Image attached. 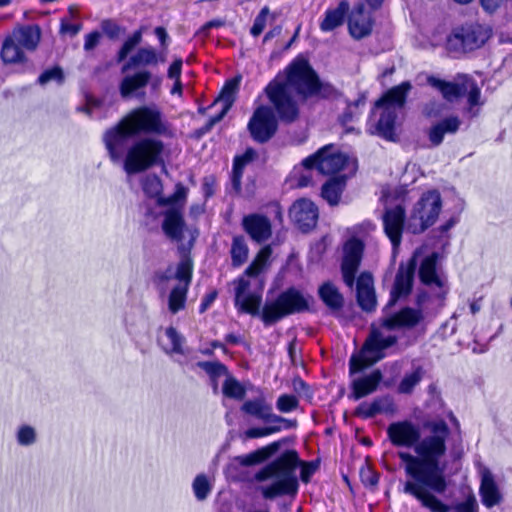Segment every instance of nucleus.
I'll return each instance as SVG.
<instances>
[{
  "label": "nucleus",
  "mask_w": 512,
  "mask_h": 512,
  "mask_svg": "<svg viewBox=\"0 0 512 512\" xmlns=\"http://www.w3.org/2000/svg\"><path fill=\"white\" fill-rule=\"evenodd\" d=\"M424 428L429 434L421 438L420 428L413 422L397 421L389 424L387 435L393 446L414 448L416 453L398 452L410 477L404 484V493L416 498L432 512H448L449 506L435 494H443L447 489L445 467L440 459L446 454L450 429L443 419L426 421Z\"/></svg>",
  "instance_id": "nucleus-1"
},
{
  "label": "nucleus",
  "mask_w": 512,
  "mask_h": 512,
  "mask_svg": "<svg viewBox=\"0 0 512 512\" xmlns=\"http://www.w3.org/2000/svg\"><path fill=\"white\" fill-rule=\"evenodd\" d=\"M285 71V80L276 77L264 89L269 102L278 113L279 120L284 123H292L299 116L297 103L290 94L289 87L305 98H332L337 95V89L332 84L321 81L309 61L303 57L294 59Z\"/></svg>",
  "instance_id": "nucleus-2"
},
{
  "label": "nucleus",
  "mask_w": 512,
  "mask_h": 512,
  "mask_svg": "<svg viewBox=\"0 0 512 512\" xmlns=\"http://www.w3.org/2000/svg\"><path fill=\"white\" fill-rule=\"evenodd\" d=\"M301 466V480L307 483L315 472L313 463L301 462L296 450H286L280 456L261 467L254 474V481L259 483L258 491L265 500L289 496L294 498L299 490L296 474Z\"/></svg>",
  "instance_id": "nucleus-3"
},
{
  "label": "nucleus",
  "mask_w": 512,
  "mask_h": 512,
  "mask_svg": "<svg viewBox=\"0 0 512 512\" xmlns=\"http://www.w3.org/2000/svg\"><path fill=\"white\" fill-rule=\"evenodd\" d=\"M417 267L415 257H412L406 264L401 263L396 273L390 298L382 309V316L379 319L380 326L388 331L411 330L418 326L423 320L422 310L405 306L398 311H392V307L404 297H407L412 290L414 274Z\"/></svg>",
  "instance_id": "nucleus-4"
},
{
  "label": "nucleus",
  "mask_w": 512,
  "mask_h": 512,
  "mask_svg": "<svg viewBox=\"0 0 512 512\" xmlns=\"http://www.w3.org/2000/svg\"><path fill=\"white\" fill-rule=\"evenodd\" d=\"M313 303L312 295L292 286L280 292L275 299L265 302L261 320L265 326H271L287 316L310 312Z\"/></svg>",
  "instance_id": "nucleus-5"
},
{
  "label": "nucleus",
  "mask_w": 512,
  "mask_h": 512,
  "mask_svg": "<svg viewBox=\"0 0 512 512\" xmlns=\"http://www.w3.org/2000/svg\"><path fill=\"white\" fill-rule=\"evenodd\" d=\"M412 89L409 81L392 87L375 102L374 108L381 109L374 134L388 141H395V124L399 112L404 108L408 93Z\"/></svg>",
  "instance_id": "nucleus-6"
},
{
  "label": "nucleus",
  "mask_w": 512,
  "mask_h": 512,
  "mask_svg": "<svg viewBox=\"0 0 512 512\" xmlns=\"http://www.w3.org/2000/svg\"><path fill=\"white\" fill-rule=\"evenodd\" d=\"M167 149L164 142L154 137H143L136 140L127 150L124 159V170L127 174H137L154 166L165 169Z\"/></svg>",
  "instance_id": "nucleus-7"
},
{
  "label": "nucleus",
  "mask_w": 512,
  "mask_h": 512,
  "mask_svg": "<svg viewBox=\"0 0 512 512\" xmlns=\"http://www.w3.org/2000/svg\"><path fill=\"white\" fill-rule=\"evenodd\" d=\"M427 83L437 89L448 102H454L466 95L468 102L467 113L470 118L478 116L479 109L475 107L481 106L483 103L480 100L481 90L473 78L467 75H459L454 82H451L430 75L427 77Z\"/></svg>",
  "instance_id": "nucleus-8"
},
{
  "label": "nucleus",
  "mask_w": 512,
  "mask_h": 512,
  "mask_svg": "<svg viewBox=\"0 0 512 512\" xmlns=\"http://www.w3.org/2000/svg\"><path fill=\"white\" fill-rule=\"evenodd\" d=\"M397 341V336H384L378 328L372 327L361 349L362 354L370 357L369 362L362 357L352 355L349 360V376L353 378L369 365L382 360L386 356L385 350L394 346Z\"/></svg>",
  "instance_id": "nucleus-9"
},
{
  "label": "nucleus",
  "mask_w": 512,
  "mask_h": 512,
  "mask_svg": "<svg viewBox=\"0 0 512 512\" xmlns=\"http://www.w3.org/2000/svg\"><path fill=\"white\" fill-rule=\"evenodd\" d=\"M132 132L158 136L171 135L170 125L164 119L162 112L156 106H141L132 110L126 117Z\"/></svg>",
  "instance_id": "nucleus-10"
},
{
  "label": "nucleus",
  "mask_w": 512,
  "mask_h": 512,
  "mask_svg": "<svg viewBox=\"0 0 512 512\" xmlns=\"http://www.w3.org/2000/svg\"><path fill=\"white\" fill-rule=\"evenodd\" d=\"M32 51V25L15 27L5 36L0 50V58L4 64L24 63L26 52Z\"/></svg>",
  "instance_id": "nucleus-11"
},
{
  "label": "nucleus",
  "mask_w": 512,
  "mask_h": 512,
  "mask_svg": "<svg viewBox=\"0 0 512 512\" xmlns=\"http://www.w3.org/2000/svg\"><path fill=\"white\" fill-rule=\"evenodd\" d=\"M441 208V195L437 190L424 193L413 208L408 230L413 234L424 232L435 223Z\"/></svg>",
  "instance_id": "nucleus-12"
},
{
  "label": "nucleus",
  "mask_w": 512,
  "mask_h": 512,
  "mask_svg": "<svg viewBox=\"0 0 512 512\" xmlns=\"http://www.w3.org/2000/svg\"><path fill=\"white\" fill-rule=\"evenodd\" d=\"M278 113L272 104L258 106L247 125V129L251 138L259 143L265 144L269 142L278 130Z\"/></svg>",
  "instance_id": "nucleus-13"
},
{
  "label": "nucleus",
  "mask_w": 512,
  "mask_h": 512,
  "mask_svg": "<svg viewBox=\"0 0 512 512\" xmlns=\"http://www.w3.org/2000/svg\"><path fill=\"white\" fill-rule=\"evenodd\" d=\"M490 37V31L479 24L462 26L448 37L447 48L454 52H470L480 48Z\"/></svg>",
  "instance_id": "nucleus-14"
},
{
  "label": "nucleus",
  "mask_w": 512,
  "mask_h": 512,
  "mask_svg": "<svg viewBox=\"0 0 512 512\" xmlns=\"http://www.w3.org/2000/svg\"><path fill=\"white\" fill-rule=\"evenodd\" d=\"M349 158L346 154L336 151L333 145H326L316 153L306 157L302 161L304 168L317 169L321 174H335L342 170Z\"/></svg>",
  "instance_id": "nucleus-15"
},
{
  "label": "nucleus",
  "mask_w": 512,
  "mask_h": 512,
  "mask_svg": "<svg viewBox=\"0 0 512 512\" xmlns=\"http://www.w3.org/2000/svg\"><path fill=\"white\" fill-rule=\"evenodd\" d=\"M437 262L438 253L433 252L422 260L418 273L420 281L432 289L436 298L444 301L449 288L446 278L437 272Z\"/></svg>",
  "instance_id": "nucleus-16"
},
{
  "label": "nucleus",
  "mask_w": 512,
  "mask_h": 512,
  "mask_svg": "<svg viewBox=\"0 0 512 512\" xmlns=\"http://www.w3.org/2000/svg\"><path fill=\"white\" fill-rule=\"evenodd\" d=\"M241 411L262 422H284V430L295 429L297 427V421L295 419H287L273 413L271 404L262 396L245 401L241 406Z\"/></svg>",
  "instance_id": "nucleus-17"
},
{
  "label": "nucleus",
  "mask_w": 512,
  "mask_h": 512,
  "mask_svg": "<svg viewBox=\"0 0 512 512\" xmlns=\"http://www.w3.org/2000/svg\"><path fill=\"white\" fill-rule=\"evenodd\" d=\"M363 249V243L358 239H351L344 246L341 273L345 285L350 289L353 288L355 283V276L362 260Z\"/></svg>",
  "instance_id": "nucleus-18"
},
{
  "label": "nucleus",
  "mask_w": 512,
  "mask_h": 512,
  "mask_svg": "<svg viewBox=\"0 0 512 512\" xmlns=\"http://www.w3.org/2000/svg\"><path fill=\"white\" fill-rule=\"evenodd\" d=\"M133 136H136V134L132 132V128L126 123L125 118L105 132L103 140L109 156L113 161L120 159L122 151L126 148L129 139Z\"/></svg>",
  "instance_id": "nucleus-19"
},
{
  "label": "nucleus",
  "mask_w": 512,
  "mask_h": 512,
  "mask_svg": "<svg viewBox=\"0 0 512 512\" xmlns=\"http://www.w3.org/2000/svg\"><path fill=\"white\" fill-rule=\"evenodd\" d=\"M405 219V209L401 205L386 208L382 215L384 232L392 244L394 254L402 241Z\"/></svg>",
  "instance_id": "nucleus-20"
},
{
  "label": "nucleus",
  "mask_w": 512,
  "mask_h": 512,
  "mask_svg": "<svg viewBox=\"0 0 512 512\" xmlns=\"http://www.w3.org/2000/svg\"><path fill=\"white\" fill-rule=\"evenodd\" d=\"M235 306L239 312L247 313L252 316H260L262 297L258 293L249 292L250 282L244 277L235 281Z\"/></svg>",
  "instance_id": "nucleus-21"
},
{
  "label": "nucleus",
  "mask_w": 512,
  "mask_h": 512,
  "mask_svg": "<svg viewBox=\"0 0 512 512\" xmlns=\"http://www.w3.org/2000/svg\"><path fill=\"white\" fill-rule=\"evenodd\" d=\"M374 20L365 5L360 3L353 7L348 15L349 34L355 40H361L372 32Z\"/></svg>",
  "instance_id": "nucleus-22"
},
{
  "label": "nucleus",
  "mask_w": 512,
  "mask_h": 512,
  "mask_svg": "<svg viewBox=\"0 0 512 512\" xmlns=\"http://www.w3.org/2000/svg\"><path fill=\"white\" fill-rule=\"evenodd\" d=\"M289 214L298 228L307 232L314 228L318 220V208L308 199L297 200L290 208Z\"/></svg>",
  "instance_id": "nucleus-23"
},
{
  "label": "nucleus",
  "mask_w": 512,
  "mask_h": 512,
  "mask_svg": "<svg viewBox=\"0 0 512 512\" xmlns=\"http://www.w3.org/2000/svg\"><path fill=\"white\" fill-rule=\"evenodd\" d=\"M242 227L249 237L259 244L266 242L272 235L270 219L260 213L245 215L242 219Z\"/></svg>",
  "instance_id": "nucleus-24"
},
{
  "label": "nucleus",
  "mask_w": 512,
  "mask_h": 512,
  "mask_svg": "<svg viewBox=\"0 0 512 512\" xmlns=\"http://www.w3.org/2000/svg\"><path fill=\"white\" fill-rule=\"evenodd\" d=\"M382 380L383 374L380 369H374L369 374L353 377L350 382L351 393L348 398L357 401L376 392Z\"/></svg>",
  "instance_id": "nucleus-25"
},
{
  "label": "nucleus",
  "mask_w": 512,
  "mask_h": 512,
  "mask_svg": "<svg viewBox=\"0 0 512 512\" xmlns=\"http://www.w3.org/2000/svg\"><path fill=\"white\" fill-rule=\"evenodd\" d=\"M480 475L479 495L482 504L488 509L500 505L504 498L494 475L488 468H484Z\"/></svg>",
  "instance_id": "nucleus-26"
},
{
  "label": "nucleus",
  "mask_w": 512,
  "mask_h": 512,
  "mask_svg": "<svg viewBox=\"0 0 512 512\" xmlns=\"http://www.w3.org/2000/svg\"><path fill=\"white\" fill-rule=\"evenodd\" d=\"M151 80V72L146 69H141L133 74L124 76L119 84L120 95L123 98L144 97L143 89L149 84Z\"/></svg>",
  "instance_id": "nucleus-27"
},
{
  "label": "nucleus",
  "mask_w": 512,
  "mask_h": 512,
  "mask_svg": "<svg viewBox=\"0 0 512 512\" xmlns=\"http://www.w3.org/2000/svg\"><path fill=\"white\" fill-rule=\"evenodd\" d=\"M356 299L360 308L365 312H372L376 308L377 300L374 290V281L370 272H362L356 281Z\"/></svg>",
  "instance_id": "nucleus-28"
},
{
  "label": "nucleus",
  "mask_w": 512,
  "mask_h": 512,
  "mask_svg": "<svg viewBox=\"0 0 512 512\" xmlns=\"http://www.w3.org/2000/svg\"><path fill=\"white\" fill-rule=\"evenodd\" d=\"M185 220L182 212L177 208H169L163 212L162 231L171 241L180 242L183 240Z\"/></svg>",
  "instance_id": "nucleus-29"
},
{
  "label": "nucleus",
  "mask_w": 512,
  "mask_h": 512,
  "mask_svg": "<svg viewBox=\"0 0 512 512\" xmlns=\"http://www.w3.org/2000/svg\"><path fill=\"white\" fill-rule=\"evenodd\" d=\"M396 411L395 403L391 396L376 397L371 403L362 402L355 409V415L363 419H370L378 414H393Z\"/></svg>",
  "instance_id": "nucleus-30"
},
{
  "label": "nucleus",
  "mask_w": 512,
  "mask_h": 512,
  "mask_svg": "<svg viewBox=\"0 0 512 512\" xmlns=\"http://www.w3.org/2000/svg\"><path fill=\"white\" fill-rule=\"evenodd\" d=\"M461 126L459 117L451 115L436 124L432 125L428 131V139L431 146L437 147L442 144L446 134H456Z\"/></svg>",
  "instance_id": "nucleus-31"
},
{
  "label": "nucleus",
  "mask_w": 512,
  "mask_h": 512,
  "mask_svg": "<svg viewBox=\"0 0 512 512\" xmlns=\"http://www.w3.org/2000/svg\"><path fill=\"white\" fill-rule=\"evenodd\" d=\"M164 61L165 58L162 55H158L154 48L142 47L123 65L122 72L139 67L156 66L159 62Z\"/></svg>",
  "instance_id": "nucleus-32"
},
{
  "label": "nucleus",
  "mask_w": 512,
  "mask_h": 512,
  "mask_svg": "<svg viewBox=\"0 0 512 512\" xmlns=\"http://www.w3.org/2000/svg\"><path fill=\"white\" fill-rule=\"evenodd\" d=\"M282 442L283 441H275L251 453L236 456L234 461L243 467L261 464L278 452Z\"/></svg>",
  "instance_id": "nucleus-33"
},
{
  "label": "nucleus",
  "mask_w": 512,
  "mask_h": 512,
  "mask_svg": "<svg viewBox=\"0 0 512 512\" xmlns=\"http://www.w3.org/2000/svg\"><path fill=\"white\" fill-rule=\"evenodd\" d=\"M318 296L332 314L339 313L344 307V297L331 282H324L318 288Z\"/></svg>",
  "instance_id": "nucleus-34"
},
{
  "label": "nucleus",
  "mask_w": 512,
  "mask_h": 512,
  "mask_svg": "<svg viewBox=\"0 0 512 512\" xmlns=\"http://www.w3.org/2000/svg\"><path fill=\"white\" fill-rule=\"evenodd\" d=\"M348 12L349 3L346 0H342L336 8L326 10L324 18L319 25L321 31L331 32L343 25Z\"/></svg>",
  "instance_id": "nucleus-35"
},
{
  "label": "nucleus",
  "mask_w": 512,
  "mask_h": 512,
  "mask_svg": "<svg viewBox=\"0 0 512 512\" xmlns=\"http://www.w3.org/2000/svg\"><path fill=\"white\" fill-rule=\"evenodd\" d=\"M240 81V76H236L234 78L227 80L223 88L221 89L219 96L215 99V101L210 107L215 105L217 102H222L223 107L220 112L227 114V112L230 110L235 101L236 94L239 90Z\"/></svg>",
  "instance_id": "nucleus-36"
},
{
  "label": "nucleus",
  "mask_w": 512,
  "mask_h": 512,
  "mask_svg": "<svg viewBox=\"0 0 512 512\" xmlns=\"http://www.w3.org/2000/svg\"><path fill=\"white\" fill-rule=\"evenodd\" d=\"M165 336L168 339V344H162V350L167 355L179 354L185 355L186 351L184 345L186 342L185 337L177 331L173 326H169L165 329Z\"/></svg>",
  "instance_id": "nucleus-37"
},
{
  "label": "nucleus",
  "mask_w": 512,
  "mask_h": 512,
  "mask_svg": "<svg viewBox=\"0 0 512 512\" xmlns=\"http://www.w3.org/2000/svg\"><path fill=\"white\" fill-rule=\"evenodd\" d=\"M180 261L177 265L175 278L180 282L182 286L189 287L192 280V272H193V261L189 255V251H187L184 247H180Z\"/></svg>",
  "instance_id": "nucleus-38"
},
{
  "label": "nucleus",
  "mask_w": 512,
  "mask_h": 512,
  "mask_svg": "<svg viewBox=\"0 0 512 512\" xmlns=\"http://www.w3.org/2000/svg\"><path fill=\"white\" fill-rule=\"evenodd\" d=\"M272 255L271 246L267 245L260 249L252 263L246 268L245 275L250 277L258 276L269 265Z\"/></svg>",
  "instance_id": "nucleus-39"
},
{
  "label": "nucleus",
  "mask_w": 512,
  "mask_h": 512,
  "mask_svg": "<svg viewBox=\"0 0 512 512\" xmlns=\"http://www.w3.org/2000/svg\"><path fill=\"white\" fill-rule=\"evenodd\" d=\"M248 246L243 236H235L231 245V261L234 267L244 264L248 258Z\"/></svg>",
  "instance_id": "nucleus-40"
},
{
  "label": "nucleus",
  "mask_w": 512,
  "mask_h": 512,
  "mask_svg": "<svg viewBox=\"0 0 512 512\" xmlns=\"http://www.w3.org/2000/svg\"><path fill=\"white\" fill-rule=\"evenodd\" d=\"M423 376L424 370L421 366H417L411 373L405 374L397 387L398 393L411 394Z\"/></svg>",
  "instance_id": "nucleus-41"
},
{
  "label": "nucleus",
  "mask_w": 512,
  "mask_h": 512,
  "mask_svg": "<svg viewBox=\"0 0 512 512\" xmlns=\"http://www.w3.org/2000/svg\"><path fill=\"white\" fill-rule=\"evenodd\" d=\"M342 190L343 182L333 178L322 186L321 195L331 206H335L339 203Z\"/></svg>",
  "instance_id": "nucleus-42"
},
{
  "label": "nucleus",
  "mask_w": 512,
  "mask_h": 512,
  "mask_svg": "<svg viewBox=\"0 0 512 512\" xmlns=\"http://www.w3.org/2000/svg\"><path fill=\"white\" fill-rule=\"evenodd\" d=\"M187 292L188 287L181 284L171 290L168 298V307L171 313L175 314L185 307Z\"/></svg>",
  "instance_id": "nucleus-43"
},
{
  "label": "nucleus",
  "mask_w": 512,
  "mask_h": 512,
  "mask_svg": "<svg viewBox=\"0 0 512 512\" xmlns=\"http://www.w3.org/2000/svg\"><path fill=\"white\" fill-rule=\"evenodd\" d=\"M143 192L150 198L161 197L163 185L161 179L155 175L150 174L145 176L141 182Z\"/></svg>",
  "instance_id": "nucleus-44"
},
{
  "label": "nucleus",
  "mask_w": 512,
  "mask_h": 512,
  "mask_svg": "<svg viewBox=\"0 0 512 512\" xmlns=\"http://www.w3.org/2000/svg\"><path fill=\"white\" fill-rule=\"evenodd\" d=\"M222 392L224 396L235 400H242L246 395L245 388L233 377H228L224 381Z\"/></svg>",
  "instance_id": "nucleus-45"
},
{
  "label": "nucleus",
  "mask_w": 512,
  "mask_h": 512,
  "mask_svg": "<svg viewBox=\"0 0 512 512\" xmlns=\"http://www.w3.org/2000/svg\"><path fill=\"white\" fill-rule=\"evenodd\" d=\"M142 41V30H136L133 32L131 36H129L120 50L117 53V62L121 63L127 59L128 55L134 50V48L139 45Z\"/></svg>",
  "instance_id": "nucleus-46"
},
{
  "label": "nucleus",
  "mask_w": 512,
  "mask_h": 512,
  "mask_svg": "<svg viewBox=\"0 0 512 512\" xmlns=\"http://www.w3.org/2000/svg\"><path fill=\"white\" fill-rule=\"evenodd\" d=\"M197 366L204 370L212 380L228 374L227 367L219 361H200Z\"/></svg>",
  "instance_id": "nucleus-47"
},
{
  "label": "nucleus",
  "mask_w": 512,
  "mask_h": 512,
  "mask_svg": "<svg viewBox=\"0 0 512 512\" xmlns=\"http://www.w3.org/2000/svg\"><path fill=\"white\" fill-rule=\"evenodd\" d=\"M195 497L199 501L205 500L211 492V485L204 474L197 475L192 484Z\"/></svg>",
  "instance_id": "nucleus-48"
},
{
  "label": "nucleus",
  "mask_w": 512,
  "mask_h": 512,
  "mask_svg": "<svg viewBox=\"0 0 512 512\" xmlns=\"http://www.w3.org/2000/svg\"><path fill=\"white\" fill-rule=\"evenodd\" d=\"M188 189L181 183H177L175 191L168 197H159L157 203L161 206L173 205L179 201H184L187 197Z\"/></svg>",
  "instance_id": "nucleus-49"
},
{
  "label": "nucleus",
  "mask_w": 512,
  "mask_h": 512,
  "mask_svg": "<svg viewBox=\"0 0 512 512\" xmlns=\"http://www.w3.org/2000/svg\"><path fill=\"white\" fill-rule=\"evenodd\" d=\"M299 401L292 394H282L276 401V408L281 413H289L298 408Z\"/></svg>",
  "instance_id": "nucleus-50"
},
{
  "label": "nucleus",
  "mask_w": 512,
  "mask_h": 512,
  "mask_svg": "<svg viewBox=\"0 0 512 512\" xmlns=\"http://www.w3.org/2000/svg\"><path fill=\"white\" fill-rule=\"evenodd\" d=\"M270 14V9L268 6H264L258 15L255 17L253 25L250 29V33L253 37H258L262 34L264 31L266 24H267V18Z\"/></svg>",
  "instance_id": "nucleus-51"
},
{
  "label": "nucleus",
  "mask_w": 512,
  "mask_h": 512,
  "mask_svg": "<svg viewBox=\"0 0 512 512\" xmlns=\"http://www.w3.org/2000/svg\"><path fill=\"white\" fill-rule=\"evenodd\" d=\"M282 430V426H264L249 428L244 432L245 438L256 439L278 433Z\"/></svg>",
  "instance_id": "nucleus-52"
},
{
  "label": "nucleus",
  "mask_w": 512,
  "mask_h": 512,
  "mask_svg": "<svg viewBox=\"0 0 512 512\" xmlns=\"http://www.w3.org/2000/svg\"><path fill=\"white\" fill-rule=\"evenodd\" d=\"M103 33L111 40L118 39L125 33V28L118 25L114 20L105 19L101 22Z\"/></svg>",
  "instance_id": "nucleus-53"
},
{
  "label": "nucleus",
  "mask_w": 512,
  "mask_h": 512,
  "mask_svg": "<svg viewBox=\"0 0 512 512\" xmlns=\"http://www.w3.org/2000/svg\"><path fill=\"white\" fill-rule=\"evenodd\" d=\"M51 81H55L58 84H62L64 81L63 70L56 66L51 69L45 70L38 78V82L41 85H45Z\"/></svg>",
  "instance_id": "nucleus-54"
},
{
  "label": "nucleus",
  "mask_w": 512,
  "mask_h": 512,
  "mask_svg": "<svg viewBox=\"0 0 512 512\" xmlns=\"http://www.w3.org/2000/svg\"><path fill=\"white\" fill-rule=\"evenodd\" d=\"M455 512H479V505L474 494H469L467 498L453 505Z\"/></svg>",
  "instance_id": "nucleus-55"
},
{
  "label": "nucleus",
  "mask_w": 512,
  "mask_h": 512,
  "mask_svg": "<svg viewBox=\"0 0 512 512\" xmlns=\"http://www.w3.org/2000/svg\"><path fill=\"white\" fill-rule=\"evenodd\" d=\"M257 157V152L253 148H247L245 152L236 156L233 161V166L238 167L239 169L244 170V167L252 162Z\"/></svg>",
  "instance_id": "nucleus-56"
},
{
  "label": "nucleus",
  "mask_w": 512,
  "mask_h": 512,
  "mask_svg": "<svg viewBox=\"0 0 512 512\" xmlns=\"http://www.w3.org/2000/svg\"><path fill=\"white\" fill-rule=\"evenodd\" d=\"M442 111L443 105L436 100H431L427 102L422 110L423 114L426 117H438L441 115Z\"/></svg>",
  "instance_id": "nucleus-57"
},
{
  "label": "nucleus",
  "mask_w": 512,
  "mask_h": 512,
  "mask_svg": "<svg viewBox=\"0 0 512 512\" xmlns=\"http://www.w3.org/2000/svg\"><path fill=\"white\" fill-rule=\"evenodd\" d=\"M82 29L81 23H69L65 20H61L60 33L69 34L71 37L76 36Z\"/></svg>",
  "instance_id": "nucleus-58"
},
{
  "label": "nucleus",
  "mask_w": 512,
  "mask_h": 512,
  "mask_svg": "<svg viewBox=\"0 0 512 512\" xmlns=\"http://www.w3.org/2000/svg\"><path fill=\"white\" fill-rule=\"evenodd\" d=\"M226 23L223 19H213L206 22L199 30L198 34L202 37H207L209 35V31L213 28H220L224 26Z\"/></svg>",
  "instance_id": "nucleus-59"
},
{
  "label": "nucleus",
  "mask_w": 512,
  "mask_h": 512,
  "mask_svg": "<svg viewBox=\"0 0 512 512\" xmlns=\"http://www.w3.org/2000/svg\"><path fill=\"white\" fill-rule=\"evenodd\" d=\"M101 34L98 31H92L85 36L84 50H93L100 42Z\"/></svg>",
  "instance_id": "nucleus-60"
},
{
  "label": "nucleus",
  "mask_w": 512,
  "mask_h": 512,
  "mask_svg": "<svg viewBox=\"0 0 512 512\" xmlns=\"http://www.w3.org/2000/svg\"><path fill=\"white\" fill-rule=\"evenodd\" d=\"M243 176V170L233 166L231 175V189L234 193L239 194L241 191V179Z\"/></svg>",
  "instance_id": "nucleus-61"
},
{
  "label": "nucleus",
  "mask_w": 512,
  "mask_h": 512,
  "mask_svg": "<svg viewBox=\"0 0 512 512\" xmlns=\"http://www.w3.org/2000/svg\"><path fill=\"white\" fill-rule=\"evenodd\" d=\"M18 441L22 445H29L32 443V426L24 425L18 432Z\"/></svg>",
  "instance_id": "nucleus-62"
},
{
  "label": "nucleus",
  "mask_w": 512,
  "mask_h": 512,
  "mask_svg": "<svg viewBox=\"0 0 512 512\" xmlns=\"http://www.w3.org/2000/svg\"><path fill=\"white\" fill-rule=\"evenodd\" d=\"M182 59H176L168 68V77L170 79L178 80L181 76Z\"/></svg>",
  "instance_id": "nucleus-63"
},
{
  "label": "nucleus",
  "mask_w": 512,
  "mask_h": 512,
  "mask_svg": "<svg viewBox=\"0 0 512 512\" xmlns=\"http://www.w3.org/2000/svg\"><path fill=\"white\" fill-rule=\"evenodd\" d=\"M356 115L357 112L354 109H352V105L347 104V107L345 111L342 113V115L339 117V120L342 125L346 126L348 123L354 121Z\"/></svg>",
  "instance_id": "nucleus-64"
}]
</instances>
